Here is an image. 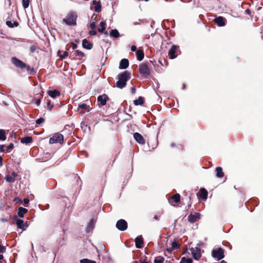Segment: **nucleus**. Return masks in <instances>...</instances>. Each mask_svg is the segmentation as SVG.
<instances>
[{"label": "nucleus", "instance_id": "f257e3e1", "mask_svg": "<svg viewBox=\"0 0 263 263\" xmlns=\"http://www.w3.org/2000/svg\"><path fill=\"white\" fill-rule=\"evenodd\" d=\"M130 73L127 71H125L121 74L118 76V81L116 83L117 87L122 89L124 88L126 85L127 81L130 79Z\"/></svg>", "mask_w": 263, "mask_h": 263}, {"label": "nucleus", "instance_id": "f03ea898", "mask_svg": "<svg viewBox=\"0 0 263 263\" xmlns=\"http://www.w3.org/2000/svg\"><path fill=\"white\" fill-rule=\"evenodd\" d=\"M77 15L74 12L68 13L65 18H63V22L69 26L76 25Z\"/></svg>", "mask_w": 263, "mask_h": 263}, {"label": "nucleus", "instance_id": "7ed1b4c3", "mask_svg": "<svg viewBox=\"0 0 263 263\" xmlns=\"http://www.w3.org/2000/svg\"><path fill=\"white\" fill-rule=\"evenodd\" d=\"M64 137L63 135L59 133L53 134L49 139L50 144L59 143L62 144L63 142Z\"/></svg>", "mask_w": 263, "mask_h": 263}, {"label": "nucleus", "instance_id": "20e7f679", "mask_svg": "<svg viewBox=\"0 0 263 263\" xmlns=\"http://www.w3.org/2000/svg\"><path fill=\"white\" fill-rule=\"evenodd\" d=\"M212 256L213 257L219 260L224 258V250L221 248L214 249L212 251Z\"/></svg>", "mask_w": 263, "mask_h": 263}, {"label": "nucleus", "instance_id": "39448f33", "mask_svg": "<svg viewBox=\"0 0 263 263\" xmlns=\"http://www.w3.org/2000/svg\"><path fill=\"white\" fill-rule=\"evenodd\" d=\"M139 72L144 76H148L150 73V70L147 64L146 63L141 64L139 66Z\"/></svg>", "mask_w": 263, "mask_h": 263}, {"label": "nucleus", "instance_id": "423d86ee", "mask_svg": "<svg viewBox=\"0 0 263 263\" xmlns=\"http://www.w3.org/2000/svg\"><path fill=\"white\" fill-rule=\"evenodd\" d=\"M116 228L120 231H124L127 228V223L124 219H120L117 222Z\"/></svg>", "mask_w": 263, "mask_h": 263}, {"label": "nucleus", "instance_id": "0eeeda50", "mask_svg": "<svg viewBox=\"0 0 263 263\" xmlns=\"http://www.w3.org/2000/svg\"><path fill=\"white\" fill-rule=\"evenodd\" d=\"M11 62L13 64L18 68L23 69L26 67V64L25 63L15 57H12L11 58Z\"/></svg>", "mask_w": 263, "mask_h": 263}, {"label": "nucleus", "instance_id": "6e6552de", "mask_svg": "<svg viewBox=\"0 0 263 263\" xmlns=\"http://www.w3.org/2000/svg\"><path fill=\"white\" fill-rule=\"evenodd\" d=\"M17 176V173L13 172L11 174L7 175L5 177V179L8 182L13 183V182H15Z\"/></svg>", "mask_w": 263, "mask_h": 263}, {"label": "nucleus", "instance_id": "1a4fd4ad", "mask_svg": "<svg viewBox=\"0 0 263 263\" xmlns=\"http://www.w3.org/2000/svg\"><path fill=\"white\" fill-rule=\"evenodd\" d=\"M192 254L193 258L196 260H198L201 257V250L200 248L196 247L192 249Z\"/></svg>", "mask_w": 263, "mask_h": 263}, {"label": "nucleus", "instance_id": "9d476101", "mask_svg": "<svg viewBox=\"0 0 263 263\" xmlns=\"http://www.w3.org/2000/svg\"><path fill=\"white\" fill-rule=\"evenodd\" d=\"M108 97L106 95H100L98 97L97 100L100 105L102 106L106 104Z\"/></svg>", "mask_w": 263, "mask_h": 263}, {"label": "nucleus", "instance_id": "9b49d317", "mask_svg": "<svg viewBox=\"0 0 263 263\" xmlns=\"http://www.w3.org/2000/svg\"><path fill=\"white\" fill-rule=\"evenodd\" d=\"M200 215L198 213H195L194 214H190L188 216V220L190 222L193 223L200 218Z\"/></svg>", "mask_w": 263, "mask_h": 263}, {"label": "nucleus", "instance_id": "f8f14e48", "mask_svg": "<svg viewBox=\"0 0 263 263\" xmlns=\"http://www.w3.org/2000/svg\"><path fill=\"white\" fill-rule=\"evenodd\" d=\"M134 138L135 140L140 144H143L145 143V140L142 136L138 133H135L134 134Z\"/></svg>", "mask_w": 263, "mask_h": 263}, {"label": "nucleus", "instance_id": "ddd939ff", "mask_svg": "<svg viewBox=\"0 0 263 263\" xmlns=\"http://www.w3.org/2000/svg\"><path fill=\"white\" fill-rule=\"evenodd\" d=\"M16 223L18 228L23 230H25L28 226L26 223H24L23 220L21 219H17Z\"/></svg>", "mask_w": 263, "mask_h": 263}, {"label": "nucleus", "instance_id": "4468645a", "mask_svg": "<svg viewBox=\"0 0 263 263\" xmlns=\"http://www.w3.org/2000/svg\"><path fill=\"white\" fill-rule=\"evenodd\" d=\"M177 47L176 45H173L170 49L168 54L170 57V58L172 59H174L176 57V55L175 54L176 51L177 50Z\"/></svg>", "mask_w": 263, "mask_h": 263}, {"label": "nucleus", "instance_id": "2eb2a0df", "mask_svg": "<svg viewBox=\"0 0 263 263\" xmlns=\"http://www.w3.org/2000/svg\"><path fill=\"white\" fill-rule=\"evenodd\" d=\"M143 243V238L141 236L137 237L135 239V245L137 248H141Z\"/></svg>", "mask_w": 263, "mask_h": 263}, {"label": "nucleus", "instance_id": "dca6fc26", "mask_svg": "<svg viewBox=\"0 0 263 263\" xmlns=\"http://www.w3.org/2000/svg\"><path fill=\"white\" fill-rule=\"evenodd\" d=\"M129 65V62L128 60L123 59L121 60L120 62L119 68L120 69H126Z\"/></svg>", "mask_w": 263, "mask_h": 263}, {"label": "nucleus", "instance_id": "f3484780", "mask_svg": "<svg viewBox=\"0 0 263 263\" xmlns=\"http://www.w3.org/2000/svg\"><path fill=\"white\" fill-rule=\"evenodd\" d=\"M215 22L219 26H224L225 25V21L223 17L222 16H219L214 19Z\"/></svg>", "mask_w": 263, "mask_h": 263}, {"label": "nucleus", "instance_id": "a211bd4d", "mask_svg": "<svg viewBox=\"0 0 263 263\" xmlns=\"http://www.w3.org/2000/svg\"><path fill=\"white\" fill-rule=\"evenodd\" d=\"M27 212L28 210L27 209L23 207H20L18 209L17 215L20 217L23 218Z\"/></svg>", "mask_w": 263, "mask_h": 263}, {"label": "nucleus", "instance_id": "6ab92c4d", "mask_svg": "<svg viewBox=\"0 0 263 263\" xmlns=\"http://www.w3.org/2000/svg\"><path fill=\"white\" fill-rule=\"evenodd\" d=\"M82 46L87 49H91L92 48V44L90 43L86 39L83 40Z\"/></svg>", "mask_w": 263, "mask_h": 263}, {"label": "nucleus", "instance_id": "aec40b11", "mask_svg": "<svg viewBox=\"0 0 263 263\" xmlns=\"http://www.w3.org/2000/svg\"><path fill=\"white\" fill-rule=\"evenodd\" d=\"M48 95L52 98H54L57 96H60V93L57 90H49L48 92Z\"/></svg>", "mask_w": 263, "mask_h": 263}, {"label": "nucleus", "instance_id": "412c9836", "mask_svg": "<svg viewBox=\"0 0 263 263\" xmlns=\"http://www.w3.org/2000/svg\"><path fill=\"white\" fill-rule=\"evenodd\" d=\"M32 138L31 137H29V136L23 137L21 140V143H22L23 144H26L30 143L31 142H32Z\"/></svg>", "mask_w": 263, "mask_h": 263}, {"label": "nucleus", "instance_id": "4be33fe9", "mask_svg": "<svg viewBox=\"0 0 263 263\" xmlns=\"http://www.w3.org/2000/svg\"><path fill=\"white\" fill-rule=\"evenodd\" d=\"M216 176L218 178H222L224 176V173L221 167H217L216 168Z\"/></svg>", "mask_w": 263, "mask_h": 263}, {"label": "nucleus", "instance_id": "5701e85b", "mask_svg": "<svg viewBox=\"0 0 263 263\" xmlns=\"http://www.w3.org/2000/svg\"><path fill=\"white\" fill-rule=\"evenodd\" d=\"M136 55H137V59L140 61H142L144 57V52L141 50H137L136 52Z\"/></svg>", "mask_w": 263, "mask_h": 263}, {"label": "nucleus", "instance_id": "b1692460", "mask_svg": "<svg viewBox=\"0 0 263 263\" xmlns=\"http://www.w3.org/2000/svg\"><path fill=\"white\" fill-rule=\"evenodd\" d=\"M179 248V245L176 241H174L172 243V247L170 248H167L166 251L168 252H171L173 250H176Z\"/></svg>", "mask_w": 263, "mask_h": 263}, {"label": "nucleus", "instance_id": "393cba45", "mask_svg": "<svg viewBox=\"0 0 263 263\" xmlns=\"http://www.w3.org/2000/svg\"><path fill=\"white\" fill-rule=\"evenodd\" d=\"M200 197L202 199H206L207 198L208 192L206 190L203 188L200 190Z\"/></svg>", "mask_w": 263, "mask_h": 263}, {"label": "nucleus", "instance_id": "a878e982", "mask_svg": "<svg viewBox=\"0 0 263 263\" xmlns=\"http://www.w3.org/2000/svg\"><path fill=\"white\" fill-rule=\"evenodd\" d=\"M135 105H142L144 103L143 98L142 97H139L138 99L135 100L134 101Z\"/></svg>", "mask_w": 263, "mask_h": 263}, {"label": "nucleus", "instance_id": "bb28decb", "mask_svg": "<svg viewBox=\"0 0 263 263\" xmlns=\"http://www.w3.org/2000/svg\"><path fill=\"white\" fill-rule=\"evenodd\" d=\"M110 35L115 38H117L120 36L119 33L117 29H113L110 31Z\"/></svg>", "mask_w": 263, "mask_h": 263}, {"label": "nucleus", "instance_id": "cd10ccee", "mask_svg": "<svg viewBox=\"0 0 263 263\" xmlns=\"http://www.w3.org/2000/svg\"><path fill=\"white\" fill-rule=\"evenodd\" d=\"M100 26L101 27V28L98 29L99 32L101 33H103L104 31L105 30V25L106 24L104 22H101L100 24Z\"/></svg>", "mask_w": 263, "mask_h": 263}, {"label": "nucleus", "instance_id": "c85d7f7f", "mask_svg": "<svg viewBox=\"0 0 263 263\" xmlns=\"http://www.w3.org/2000/svg\"><path fill=\"white\" fill-rule=\"evenodd\" d=\"M172 199L175 201L176 203H178L180 199V196L179 194H176L172 197Z\"/></svg>", "mask_w": 263, "mask_h": 263}, {"label": "nucleus", "instance_id": "c756f323", "mask_svg": "<svg viewBox=\"0 0 263 263\" xmlns=\"http://www.w3.org/2000/svg\"><path fill=\"white\" fill-rule=\"evenodd\" d=\"M6 137L5 135V132L3 129H0V140H5Z\"/></svg>", "mask_w": 263, "mask_h": 263}, {"label": "nucleus", "instance_id": "7c9ffc66", "mask_svg": "<svg viewBox=\"0 0 263 263\" xmlns=\"http://www.w3.org/2000/svg\"><path fill=\"white\" fill-rule=\"evenodd\" d=\"M93 227V221L91 220L87 227V232H89Z\"/></svg>", "mask_w": 263, "mask_h": 263}, {"label": "nucleus", "instance_id": "2f4dec72", "mask_svg": "<svg viewBox=\"0 0 263 263\" xmlns=\"http://www.w3.org/2000/svg\"><path fill=\"white\" fill-rule=\"evenodd\" d=\"M22 4L24 8H28L29 5V0H22Z\"/></svg>", "mask_w": 263, "mask_h": 263}, {"label": "nucleus", "instance_id": "473e14b6", "mask_svg": "<svg viewBox=\"0 0 263 263\" xmlns=\"http://www.w3.org/2000/svg\"><path fill=\"white\" fill-rule=\"evenodd\" d=\"M164 260V258L159 257L155 259L154 263H163Z\"/></svg>", "mask_w": 263, "mask_h": 263}, {"label": "nucleus", "instance_id": "72a5a7b5", "mask_svg": "<svg viewBox=\"0 0 263 263\" xmlns=\"http://www.w3.org/2000/svg\"><path fill=\"white\" fill-rule=\"evenodd\" d=\"M81 263H96L95 261L91 260L88 259H83L80 260Z\"/></svg>", "mask_w": 263, "mask_h": 263}, {"label": "nucleus", "instance_id": "f704fd0d", "mask_svg": "<svg viewBox=\"0 0 263 263\" xmlns=\"http://www.w3.org/2000/svg\"><path fill=\"white\" fill-rule=\"evenodd\" d=\"M45 120L43 118H40L35 121L36 124H40L44 122Z\"/></svg>", "mask_w": 263, "mask_h": 263}, {"label": "nucleus", "instance_id": "c9c22d12", "mask_svg": "<svg viewBox=\"0 0 263 263\" xmlns=\"http://www.w3.org/2000/svg\"><path fill=\"white\" fill-rule=\"evenodd\" d=\"M95 10L97 12H99L101 11V6L100 4L95 6Z\"/></svg>", "mask_w": 263, "mask_h": 263}, {"label": "nucleus", "instance_id": "e433bc0d", "mask_svg": "<svg viewBox=\"0 0 263 263\" xmlns=\"http://www.w3.org/2000/svg\"><path fill=\"white\" fill-rule=\"evenodd\" d=\"M68 55V53L67 51H64L63 53L60 55V57L62 59H65L66 57H67Z\"/></svg>", "mask_w": 263, "mask_h": 263}, {"label": "nucleus", "instance_id": "4c0bfd02", "mask_svg": "<svg viewBox=\"0 0 263 263\" xmlns=\"http://www.w3.org/2000/svg\"><path fill=\"white\" fill-rule=\"evenodd\" d=\"M47 105L48 109L51 110L53 107V105L51 104V102L49 100H48L47 102Z\"/></svg>", "mask_w": 263, "mask_h": 263}, {"label": "nucleus", "instance_id": "58836bf2", "mask_svg": "<svg viewBox=\"0 0 263 263\" xmlns=\"http://www.w3.org/2000/svg\"><path fill=\"white\" fill-rule=\"evenodd\" d=\"M182 259H184V261L185 263H192V260L190 258H185V257L182 258Z\"/></svg>", "mask_w": 263, "mask_h": 263}, {"label": "nucleus", "instance_id": "ea45409f", "mask_svg": "<svg viewBox=\"0 0 263 263\" xmlns=\"http://www.w3.org/2000/svg\"><path fill=\"white\" fill-rule=\"evenodd\" d=\"M76 52L78 56L83 57L84 55V53H83L82 51H81L80 50H77L76 51Z\"/></svg>", "mask_w": 263, "mask_h": 263}, {"label": "nucleus", "instance_id": "a19ab883", "mask_svg": "<svg viewBox=\"0 0 263 263\" xmlns=\"http://www.w3.org/2000/svg\"><path fill=\"white\" fill-rule=\"evenodd\" d=\"M79 108H80L82 109L83 110H84V109H86L87 105L86 104L83 103V104L79 105Z\"/></svg>", "mask_w": 263, "mask_h": 263}, {"label": "nucleus", "instance_id": "79ce46f5", "mask_svg": "<svg viewBox=\"0 0 263 263\" xmlns=\"http://www.w3.org/2000/svg\"><path fill=\"white\" fill-rule=\"evenodd\" d=\"M6 25L9 27H13L14 25H13V23L10 21H7L6 22Z\"/></svg>", "mask_w": 263, "mask_h": 263}, {"label": "nucleus", "instance_id": "37998d69", "mask_svg": "<svg viewBox=\"0 0 263 263\" xmlns=\"http://www.w3.org/2000/svg\"><path fill=\"white\" fill-rule=\"evenodd\" d=\"M90 27L91 29H95L96 28V22H93L90 24Z\"/></svg>", "mask_w": 263, "mask_h": 263}, {"label": "nucleus", "instance_id": "c03bdc74", "mask_svg": "<svg viewBox=\"0 0 263 263\" xmlns=\"http://www.w3.org/2000/svg\"><path fill=\"white\" fill-rule=\"evenodd\" d=\"M6 248L5 247L0 245V253H4L5 252Z\"/></svg>", "mask_w": 263, "mask_h": 263}, {"label": "nucleus", "instance_id": "a18cd8bd", "mask_svg": "<svg viewBox=\"0 0 263 263\" xmlns=\"http://www.w3.org/2000/svg\"><path fill=\"white\" fill-rule=\"evenodd\" d=\"M89 34L92 35H95L97 34V31L95 29H92V30L89 31Z\"/></svg>", "mask_w": 263, "mask_h": 263}, {"label": "nucleus", "instance_id": "49530a36", "mask_svg": "<svg viewBox=\"0 0 263 263\" xmlns=\"http://www.w3.org/2000/svg\"><path fill=\"white\" fill-rule=\"evenodd\" d=\"M14 147V145L13 143H10L7 147V150L12 149Z\"/></svg>", "mask_w": 263, "mask_h": 263}, {"label": "nucleus", "instance_id": "de8ad7c7", "mask_svg": "<svg viewBox=\"0 0 263 263\" xmlns=\"http://www.w3.org/2000/svg\"><path fill=\"white\" fill-rule=\"evenodd\" d=\"M41 99L39 98L38 99H37L35 101V104L37 106H39L41 104Z\"/></svg>", "mask_w": 263, "mask_h": 263}, {"label": "nucleus", "instance_id": "09e8293b", "mask_svg": "<svg viewBox=\"0 0 263 263\" xmlns=\"http://www.w3.org/2000/svg\"><path fill=\"white\" fill-rule=\"evenodd\" d=\"M136 49H137V47H136V46H135V45L132 46V47H131V50L132 51H136Z\"/></svg>", "mask_w": 263, "mask_h": 263}, {"label": "nucleus", "instance_id": "8fccbe9b", "mask_svg": "<svg viewBox=\"0 0 263 263\" xmlns=\"http://www.w3.org/2000/svg\"><path fill=\"white\" fill-rule=\"evenodd\" d=\"M24 202L25 204H28L29 202V200L28 198H25L24 199Z\"/></svg>", "mask_w": 263, "mask_h": 263}, {"label": "nucleus", "instance_id": "3c124183", "mask_svg": "<svg viewBox=\"0 0 263 263\" xmlns=\"http://www.w3.org/2000/svg\"><path fill=\"white\" fill-rule=\"evenodd\" d=\"M131 91L133 93H135L136 92V88L135 87H133L131 88Z\"/></svg>", "mask_w": 263, "mask_h": 263}, {"label": "nucleus", "instance_id": "603ef678", "mask_svg": "<svg viewBox=\"0 0 263 263\" xmlns=\"http://www.w3.org/2000/svg\"><path fill=\"white\" fill-rule=\"evenodd\" d=\"M13 25H14V27H17L18 25V23L17 22L14 21L13 23Z\"/></svg>", "mask_w": 263, "mask_h": 263}, {"label": "nucleus", "instance_id": "864d4df0", "mask_svg": "<svg viewBox=\"0 0 263 263\" xmlns=\"http://www.w3.org/2000/svg\"><path fill=\"white\" fill-rule=\"evenodd\" d=\"M5 146L4 145H1L0 146V151L1 152H4V148Z\"/></svg>", "mask_w": 263, "mask_h": 263}, {"label": "nucleus", "instance_id": "5fc2aeb1", "mask_svg": "<svg viewBox=\"0 0 263 263\" xmlns=\"http://www.w3.org/2000/svg\"><path fill=\"white\" fill-rule=\"evenodd\" d=\"M245 12L248 14H250L251 13L250 10L249 9H246Z\"/></svg>", "mask_w": 263, "mask_h": 263}, {"label": "nucleus", "instance_id": "6e6d98bb", "mask_svg": "<svg viewBox=\"0 0 263 263\" xmlns=\"http://www.w3.org/2000/svg\"><path fill=\"white\" fill-rule=\"evenodd\" d=\"M72 46L73 49H75L77 48V45L76 44H73Z\"/></svg>", "mask_w": 263, "mask_h": 263}, {"label": "nucleus", "instance_id": "4d7b16f0", "mask_svg": "<svg viewBox=\"0 0 263 263\" xmlns=\"http://www.w3.org/2000/svg\"><path fill=\"white\" fill-rule=\"evenodd\" d=\"M92 4H93V5L95 6V5H96L97 4H99V3L97 1H93Z\"/></svg>", "mask_w": 263, "mask_h": 263}, {"label": "nucleus", "instance_id": "13d9d810", "mask_svg": "<svg viewBox=\"0 0 263 263\" xmlns=\"http://www.w3.org/2000/svg\"><path fill=\"white\" fill-rule=\"evenodd\" d=\"M3 165L2 158L1 156H0V165Z\"/></svg>", "mask_w": 263, "mask_h": 263}, {"label": "nucleus", "instance_id": "bf43d9fd", "mask_svg": "<svg viewBox=\"0 0 263 263\" xmlns=\"http://www.w3.org/2000/svg\"><path fill=\"white\" fill-rule=\"evenodd\" d=\"M184 260V259H181V261L180 262V263H185Z\"/></svg>", "mask_w": 263, "mask_h": 263}, {"label": "nucleus", "instance_id": "052dcab7", "mask_svg": "<svg viewBox=\"0 0 263 263\" xmlns=\"http://www.w3.org/2000/svg\"><path fill=\"white\" fill-rule=\"evenodd\" d=\"M174 146H175V144L173 143L171 144V147H174Z\"/></svg>", "mask_w": 263, "mask_h": 263}, {"label": "nucleus", "instance_id": "680f3d73", "mask_svg": "<svg viewBox=\"0 0 263 263\" xmlns=\"http://www.w3.org/2000/svg\"><path fill=\"white\" fill-rule=\"evenodd\" d=\"M220 263H227V262L225 261L224 260H222V261H220Z\"/></svg>", "mask_w": 263, "mask_h": 263}, {"label": "nucleus", "instance_id": "e2e57ef3", "mask_svg": "<svg viewBox=\"0 0 263 263\" xmlns=\"http://www.w3.org/2000/svg\"><path fill=\"white\" fill-rule=\"evenodd\" d=\"M154 219H158V217H157V215H155V216H154Z\"/></svg>", "mask_w": 263, "mask_h": 263}, {"label": "nucleus", "instance_id": "0e129e2a", "mask_svg": "<svg viewBox=\"0 0 263 263\" xmlns=\"http://www.w3.org/2000/svg\"><path fill=\"white\" fill-rule=\"evenodd\" d=\"M185 84H183V89H184V88H185Z\"/></svg>", "mask_w": 263, "mask_h": 263}, {"label": "nucleus", "instance_id": "69168bd1", "mask_svg": "<svg viewBox=\"0 0 263 263\" xmlns=\"http://www.w3.org/2000/svg\"><path fill=\"white\" fill-rule=\"evenodd\" d=\"M143 263H148V262H143Z\"/></svg>", "mask_w": 263, "mask_h": 263}, {"label": "nucleus", "instance_id": "338daca9", "mask_svg": "<svg viewBox=\"0 0 263 263\" xmlns=\"http://www.w3.org/2000/svg\"><path fill=\"white\" fill-rule=\"evenodd\" d=\"M134 263H138L137 261H135Z\"/></svg>", "mask_w": 263, "mask_h": 263}, {"label": "nucleus", "instance_id": "774afa93", "mask_svg": "<svg viewBox=\"0 0 263 263\" xmlns=\"http://www.w3.org/2000/svg\"><path fill=\"white\" fill-rule=\"evenodd\" d=\"M8 1H9V2H10V0H8Z\"/></svg>", "mask_w": 263, "mask_h": 263}]
</instances>
